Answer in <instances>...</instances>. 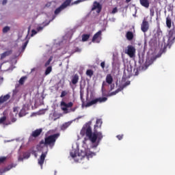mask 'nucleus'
<instances>
[{"label": "nucleus", "mask_w": 175, "mask_h": 175, "mask_svg": "<svg viewBox=\"0 0 175 175\" xmlns=\"http://www.w3.org/2000/svg\"><path fill=\"white\" fill-rule=\"evenodd\" d=\"M92 122H88L85 123V124L83 126L81 130L80 135L81 136H86L84 138L83 143H85L87 140H90L91 143H92L93 148H96L98 146H99V143H100V140L103 139V135L102 132H98V129H100L102 128V124L103 122L102 119H97L96 121V124L94 126V132L92 133V129L91 128V124Z\"/></svg>", "instance_id": "nucleus-1"}, {"label": "nucleus", "mask_w": 175, "mask_h": 175, "mask_svg": "<svg viewBox=\"0 0 175 175\" xmlns=\"http://www.w3.org/2000/svg\"><path fill=\"white\" fill-rule=\"evenodd\" d=\"M162 47V45L161 46L156 44L149 45V51H148L146 57V64L151 65L157 58H159L163 53H166L167 45H164L163 49Z\"/></svg>", "instance_id": "nucleus-2"}, {"label": "nucleus", "mask_w": 175, "mask_h": 175, "mask_svg": "<svg viewBox=\"0 0 175 175\" xmlns=\"http://www.w3.org/2000/svg\"><path fill=\"white\" fill-rule=\"evenodd\" d=\"M59 137V133H55L49 136L45 137L44 140H41L38 144V147H50L53 148L55 146V142Z\"/></svg>", "instance_id": "nucleus-3"}, {"label": "nucleus", "mask_w": 175, "mask_h": 175, "mask_svg": "<svg viewBox=\"0 0 175 175\" xmlns=\"http://www.w3.org/2000/svg\"><path fill=\"white\" fill-rule=\"evenodd\" d=\"M70 155L72 157V158H75V159H77V162H79V161H81L83 158H85V157H87L88 159L92 158V157L95 155V152L87 151L86 152H81V153L77 154L76 151H74L70 152Z\"/></svg>", "instance_id": "nucleus-4"}, {"label": "nucleus", "mask_w": 175, "mask_h": 175, "mask_svg": "<svg viewBox=\"0 0 175 175\" xmlns=\"http://www.w3.org/2000/svg\"><path fill=\"white\" fill-rule=\"evenodd\" d=\"M51 21H45L43 22L42 24L38 25L36 29L31 30V33L30 34V36L33 37L35 35H37V33H39V32H42L43 29H44L45 27H47L50 24V22Z\"/></svg>", "instance_id": "nucleus-5"}, {"label": "nucleus", "mask_w": 175, "mask_h": 175, "mask_svg": "<svg viewBox=\"0 0 175 175\" xmlns=\"http://www.w3.org/2000/svg\"><path fill=\"white\" fill-rule=\"evenodd\" d=\"M72 0H66L62 5H61L58 8H57L55 10V14L57 16V14H59L60 12H62V10H64V9H66L68 6L70 5V3H72Z\"/></svg>", "instance_id": "nucleus-6"}, {"label": "nucleus", "mask_w": 175, "mask_h": 175, "mask_svg": "<svg viewBox=\"0 0 175 175\" xmlns=\"http://www.w3.org/2000/svg\"><path fill=\"white\" fill-rule=\"evenodd\" d=\"M107 100V97H100V98L92 100L91 101L86 103L85 106L86 107H90L94 105H96V103H98V102H99V103H103L106 102Z\"/></svg>", "instance_id": "nucleus-7"}, {"label": "nucleus", "mask_w": 175, "mask_h": 175, "mask_svg": "<svg viewBox=\"0 0 175 175\" xmlns=\"http://www.w3.org/2000/svg\"><path fill=\"white\" fill-rule=\"evenodd\" d=\"M125 54H127L130 58H133L136 54V49L132 45H129L124 51Z\"/></svg>", "instance_id": "nucleus-8"}, {"label": "nucleus", "mask_w": 175, "mask_h": 175, "mask_svg": "<svg viewBox=\"0 0 175 175\" xmlns=\"http://www.w3.org/2000/svg\"><path fill=\"white\" fill-rule=\"evenodd\" d=\"M61 109L63 111L68 113V109L70 107H73V103L72 102H69L68 103H65V101H61L60 103Z\"/></svg>", "instance_id": "nucleus-9"}, {"label": "nucleus", "mask_w": 175, "mask_h": 175, "mask_svg": "<svg viewBox=\"0 0 175 175\" xmlns=\"http://www.w3.org/2000/svg\"><path fill=\"white\" fill-rule=\"evenodd\" d=\"M102 40V30L98 31L92 38V43H100Z\"/></svg>", "instance_id": "nucleus-10"}, {"label": "nucleus", "mask_w": 175, "mask_h": 175, "mask_svg": "<svg viewBox=\"0 0 175 175\" xmlns=\"http://www.w3.org/2000/svg\"><path fill=\"white\" fill-rule=\"evenodd\" d=\"M14 113V114H13ZM13 113L11 112L10 113V117L12 122H16L17 121V119L15 118L16 116H17V113H18V107H15L13 108ZM16 113V114H15Z\"/></svg>", "instance_id": "nucleus-11"}, {"label": "nucleus", "mask_w": 175, "mask_h": 175, "mask_svg": "<svg viewBox=\"0 0 175 175\" xmlns=\"http://www.w3.org/2000/svg\"><path fill=\"white\" fill-rule=\"evenodd\" d=\"M42 132H43V129H38L33 131L30 135L29 140H31V137H39V136H40V135L42 134Z\"/></svg>", "instance_id": "nucleus-12"}, {"label": "nucleus", "mask_w": 175, "mask_h": 175, "mask_svg": "<svg viewBox=\"0 0 175 175\" xmlns=\"http://www.w3.org/2000/svg\"><path fill=\"white\" fill-rule=\"evenodd\" d=\"M46 157H47V150L45 152H42L40 159H38V165H40L41 169L43 167V163H44Z\"/></svg>", "instance_id": "nucleus-13"}, {"label": "nucleus", "mask_w": 175, "mask_h": 175, "mask_svg": "<svg viewBox=\"0 0 175 175\" xmlns=\"http://www.w3.org/2000/svg\"><path fill=\"white\" fill-rule=\"evenodd\" d=\"M148 28H150V25L148 24V22L146 21V19H144L141 25V29L142 32H147V31H148Z\"/></svg>", "instance_id": "nucleus-14"}, {"label": "nucleus", "mask_w": 175, "mask_h": 175, "mask_svg": "<svg viewBox=\"0 0 175 175\" xmlns=\"http://www.w3.org/2000/svg\"><path fill=\"white\" fill-rule=\"evenodd\" d=\"M92 10H96L97 13H100V10H102V7L99 3L95 1L93 4Z\"/></svg>", "instance_id": "nucleus-15"}, {"label": "nucleus", "mask_w": 175, "mask_h": 175, "mask_svg": "<svg viewBox=\"0 0 175 175\" xmlns=\"http://www.w3.org/2000/svg\"><path fill=\"white\" fill-rule=\"evenodd\" d=\"M139 2L142 6H144V8H146V9L150 8V1L148 0H139Z\"/></svg>", "instance_id": "nucleus-16"}, {"label": "nucleus", "mask_w": 175, "mask_h": 175, "mask_svg": "<svg viewBox=\"0 0 175 175\" xmlns=\"http://www.w3.org/2000/svg\"><path fill=\"white\" fill-rule=\"evenodd\" d=\"M9 99H10V95L9 94H6L4 96H1L0 97V105L1 103H5V102H7V100H9Z\"/></svg>", "instance_id": "nucleus-17"}, {"label": "nucleus", "mask_w": 175, "mask_h": 175, "mask_svg": "<svg viewBox=\"0 0 175 175\" xmlns=\"http://www.w3.org/2000/svg\"><path fill=\"white\" fill-rule=\"evenodd\" d=\"M79 75L75 74L72 76L71 83L73 84V85H76L79 83Z\"/></svg>", "instance_id": "nucleus-18"}, {"label": "nucleus", "mask_w": 175, "mask_h": 175, "mask_svg": "<svg viewBox=\"0 0 175 175\" xmlns=\"http://www.w3.org/2000/svg\"><path fill=\"white\" fill-rule=\"evenodd\" d=\"M12 53H13V51L12 50L6 51L1 55V59H3L6 58V57H9V55H11Z\"/></svg>", "instance_id": "nucleus-19"}, {"label": "nucleus", "mask_w": 175, "mask_h": 175, "mask_svg": "<svg viewBox=\"0 0 175 175\" xmlns=\"http://www.w3.org/2000/svg\"><path fill=\"white\" fill-rule=\"evenodd\" d=\"M105 81L109 85L113 84V77L111 76V74H108L107 75Z\"/></svg>", "instance_id": "nucleus-20"}, {"label": "nucleus", "mask_w": 175, "mask_h": 175, "mask_svg": "<svg viewBox=\"0 0 175 175\" xmlns=\"http://www.w3.org/2000/svg\"><path fill=\"white\" fill-rule=\"evenodd\" d=\"M13 167H14L13 165H8L5 168L0 170V173L1 174H3V173H6V172H9V170H10L11 169H13Z\"/></svg>", "instance_id": "nucleus-21"}, {"label": "nucleus", "mask_w": 175, "mask_h": 175, "mask_svg": "<svg viewBox=\"0 0 175 175\" xmlns=\"http://www.w3.org/2000/svg\"><path fill=\"white\" fill-rule=\"evenodd\" d=\"M122 90H124V88H119L116 91L112 92L110 94H109L108 95H107V96H113L114 95H117V94H118V92H120V91H122Z\"/></svg>", "instance_id": "nucleus-22"}, {"label": "nucleus", "mask_w": 175, "mask_h": 175, "mask_svg": "<svg viewBox=\"0 0 175 175\" xmlns=\"http://www.w3.org/2000/svg\"><path fill=\"white\" fill-rule=\"evenodd\" d=\"M70 122H65L64 124H63L61 127L60 129L62 131H65L66 129H68V128H69V126H70Z\"/></svg>", "instance_id": "nucleus-23"}, {"label": "nucleus", "mask_w": 175, "mask_h": 175, "mask_svg": "<svg viewBox=\"0 0 175 175\" xmlns=\"http://www.w3.org/2000/svg\"><path fill=\"white\" fill-rule=\"evenodd\" d=\"M90 36H91V35L90 34H83L82 35V42H87V40H88L90 39Z\"/></svg>", "instance_id": "nucleus-24"}, {"label": "nucleus", "mask_w": 175, "mask_h": 175, "mask_svg": "<svg viewBox=\"0 0 175 175\" xmlns=\"http://www.w3.org/2000/svg\"><path fill=\"white\" fill-rule=\"evenodd\" d=\"M126 38L128 39V40H132V39H133V33L128 31L126 33Z\"/></svg>", "instance_id": "nucleus-25"}, {"label": "nucleus", "mask_w": 175, "mask_h": 175, "mask_svg": "<svg viewBox=\"0 0 175 175\" xmlns=\"http://www.w3.org/2000/svg\"><path fill=\"white\" fill-rule=\"evenodd\" d=\"M86 75L89 76V77H92V76H94V71L92 70H87Z\"/></svg>", "instance_id": "nucleus-26"}, {"label": "nucleus", "mask_w": 175, "mask_h": 175, "mask_svg": "<svg viewBox=\"0 0 175 175\" xmlns=\"http://www.w3.org/2000/svg\"><path fill=\"white\" fill-rule=\"evenodd\" d=\"M166 25L168 28H170V27H172V20L170 19V18H167Z\"/></svg>", "instance_id": "nucleus-27"}, {"label": "nucleus", "mask_w": 175, "mask_h": 175, "mask_svg": "<svg viewBox=\"0 0 175 175\" xmlns=\"http://www.w3.org/2000/svg\"><path fill=\"white\" fill-rule=\"evenodd\" d=\"M51 70H53V68H51V66L47 67V68L45 70L46 76H47V75H50V73H51Z\"/></svg>", "instance_id": "nucleus-28"}, {"label": "nucleus", "mask_w": 175, "mask_h": 175, "mask_svg": "<svg viewBox=\"0 0 175 175\" xmlns=\"http://www.w3.org/2000/svg\"><path fill=\"white\" fill-rule=\"evenodd\" d=\"M10 31V27L6 26L3 28V33H8Z\"/></svg>", "instance_id": "nucleus-29"}, {"label": "nucleus", "mask_w": 175, "mask_h": 175, "mask_svg": "<svg viewBox=\"0 0 175 175\" xmlns=\"http://www.w3.org/2000/svg\"><path fill=\"white\" fill-rule=\"evenodd\" d=\"M25 80H27V77H22L19 80V83L23 85L25 83Z\"/></svg>", "instance_id": "nucleus-30"}, {"label": "nucleus", "mask_w": 175, "mask_h": 175, "mask_svg": "<svg viewBox=\"0 0 175 175\" xmlns=\"http://www.w3.org/2000/svg\"><path fill=\"white\" fill-rule=\"evenodd\" d=\"M6 159H8V157H0V165L4 163L6 161Z\"/></svg>", "instance_id": "nucleus-31"}, {"label": "nucleus", "mask_w": 175, "mask_h": 175, "mask_svg": "<svg viewBox=\"0 0 175 175\" xmlns=\"http://www.w3.org/2000/svg\"><path fill=\"white\" fill-rule=\"evenodd\" d=\"M75 53H81V49L76 47L72 52V54H75Z\"/></svg>", "instance_id": "nucleus-32"}, {"label": "nucleus", "mask_w": 175, "mask_h": 175, "mask_svg": "<svg viewBox=\"0 0 175 175\" xmlns=\"http://www.w3.org/2000/svg\"><path fill=\"white\" fill-rule=\"evenodd\" d=\"M68 95V92L66 90H63L61 93L60 98H64V96H66Z\"/></svg>", "instance_id": "nucleus-33"}, {"label": "nucleus", "mask_w": 175, "mask_h": 175, "mask_svg": "<svg viewBox=\"0 0 175 175\" xmlns=\"http://www.w3.org/2000/svg\"><path fill=\"white\" fill-rule=\"evenodd\" d=\"M6 121V116L0 118V124H3Z\"/></svg>", "instance_id": "nucleus-34"}, {"label": "nucleus", "mask_w": 175, "mask_h": 175, "mask_svg": "<svg viewBox=\"0 0 175 175\" xmlns=\"http://www.w3.org/2000/svg\"><path fill=\"white\" fill-rule=\"evenodd\" d=\"M118 12V10L117 9V8H114L112 11H111V14H116V13H117Z\"/></svg>", "instance_id": "nucleus-35"}, {"label": "nucleus", "mask_w": 175, "mask_h": 175, "mask_svg": "<svg viewBox=\"0 0 175 175\" xmlns=\"http://www.w3.org/2000/svg\"><path fill=\"white\" fill-rule=\"evenodd\" d=\"M83 1H84V0H77V1H75L74 3H72L71 5H77L78 3H80V2H83Z\"/></svg>", "instance_id": "nucleus-36"}, {"label": "nucleus", "mask_w": 175, "mask_h": 175, "mask_svg": "<svg viewBox=\"0 0 175 175\" xmlns=\"http://www.w3.org/2000/svg\"><path fill=\"white\" fill-rule=\"evenodd\" d=\"M117 139H118V140H122V138L124 137V135H118L116 136Z\"/></svg>", "instance_id": "nucleus-37"}, {"label": "nucleus", "mask_w": 175, "mask_h": 175, "mask_svg": "<svg viewBox=\"0 0 175 175\" xmlns=\"http://www.w3.org/2000/svg\"><path fill=\"white\" fill-rule=\"evenodd\" d=\"M105 65H106V63L105 62H103L100 63V66L102 69H105Z\"/></svg>", "instance_id": "nucleus-38"}, {"label": "nucleus", "mask_w": 175, "mask_h": 175, "mask_svg": "<svg viewBox=\"0 0 175 175\" xmlns=\"http://www.w3.org/2000/svg\"><path fill=\"white\" fill-rule=\"evenodd\" d=\"M131 84V81H126L124 85H123V88Z\"/></svg>", "instance_id": "nucleus-39"}, {"label": "nucleus", "mask_w": 175, "mask_h": 175, "mask_svg": "<svg viewBox=\"0 0 175 175\" xmlns=\"http://www.w3.org/2000/svg\"><path fill=\"white\" fill-rule=\"evenodd\" d=\"M110 85V91H113V90H114V84H111Z\"/></svg>", "instance_id": "nucleus-40"}, {"label": "nucleus", "mask_w": 175, "mask_h": 175, "mask_svg": "<svg viewBox=\"0 0 175 175\" xmlns=\"http://www.w3.org/2000/svg\"><path fill=\"white\" fill-rule=\"evenodd\" d=\"M51 62H49V60L45 63V66H49L50 65Z\"/></svg>", "instance_id": "nucleus-41"}, {"label": "nucleus", "mask_w": 175, "mask_h": 175, "mask_svg": "<svg viewBox=\"0 0 175 175\" xmlns=\"http://www.w3.org/2000/svg\"><path fill=\"white\" fill-rule=\"evenodd\" d=\"M6 3H8V0H3V5H6Z\"/></svg>", "instance_id": "nucleus-42"}, {"label": "nucleus", "mask_w": 175, "mask_h": 175, "mask_svg": "<svg viewBox=\"0 0 175 175\" xmlns=\"http://www.w3.org/2000/svg\"><path fill=\"white\" fill-rule=\"evenodd\" d=\"M46 8L51 6V3H46Z\"/></svg>", "instance_id": "nucleus-43"}, {"label": "nucleus", "mask_w": 175, "mask_h": 175, "mask_svg": "<svg viewBox=\"0 0 175 175\" xmlns=\"http://www.w3.org/2000/svg\"><path fill=\"white\" fill-rule=\"evenodd\" d=\"M26 47H27V44H23L22 47L23 50H25Z\"/></svg>", "instance_id": "nucleus-44"}, {"label": "nucleus", "mask_w": 175, "mask_h": 175, "mask_svg": "<svg viewBox=\"0 0 175 175\" xmlns=\"http://www.w3.org/2000/svg\"><path fill=\"white\" fill-rule=\"evenodd\" d=\"M105 85H106V82L103 81V84H102V88H103V87H105Z\"/></svg>", "instance_id": "nucleus-45"}, {"label": "nucleus", "mask_w": 175, "mask_h": 175, "mask_svg": "<svg viewBox=\"0 0 175 175\" xmlns=\"http://www.w3.org/2000/svg\"><path fill=\"white\" fill-rule=\"evenodd\" d=\"M49 62H51V61H53V57H51L49 59H48Z\"/></svg>", "instance_id": "nucleus-46"}, {"label": "nucleus", "mask_w": 175, "mask_h": 175, "mask_svg": "<svg viewBox=\"0 0 175 175\" xmlns=\"http://www.w3.org/2000/svg\"><path fill=\"white\" fill-rule=\"evenodd\" d=\"M24 44H28V40H27V41L24 43Z\"/></svg>", "instance_id": "nucleus-47"}, {"label": "nucleus", "mask_w": 175, "mask_h": 175, "mask_svg": "<svg viewBox=\"0 0 175 175\" xmlns=\"http://www.w3.org/2000/svg\"><path fill=\"white\" fill-rule=\"evenodd\" d=\"M81 99H83V94H81Z\"/></svg>", "instance_id": "nucleus-48"}, {"label": "nucleus", "mask_w": 175, "mask_h": 175, "mask_svg": "<svg viewBox=\"0 0 175 175\" xmlns=\"http://www.w3.org/2000/svg\"><path fill=\"white\" fill-rule=\"evenodd\" d=\"M19 117H21V113H19Z\"/></svg>", "instance_id": "nucleus-49"}, {"label": "nucleus", "mask_w": 175, "mask_h": 175, "mask_svg": "<svg viewBox=\"0 0 175 175\" xmlns=\"http://www.w3.org/2000/svg\"><path fill=\"white\" fill-rule=\"evenodd\" d=\"M126 2L128 3V2H129L131 0H126Z\"/></svg>", "instance_id": "nucleus-50"}, {"label": "nucleus", "mask_w": 175, "mask_h": 175, "mask_svg": "<svg viewBox=\"0 0 175 175\" xmlns=\"http://www.w3.org/2000/svg\"><path fill=\"white\" fill-rule=\"evenodd\" d=\"M54 18H55V16H54V17L53 18V20H54Z\"/></svg>", "instance_id": "nucleus-51"}, {"label": "nucleus", "mask_w": 175, "mask_h": 175, "mask_svg": "<svg viewBox=\"0 0 175 175\" xmlns=\"http://www.w3.org/2000/svg\"><path fill=\"white\" fill-rule=\"evenodd\" d=\"M54 18H55V16H54V17L53 18V20H54Z\"/></svg>", "instance_id": "nucleus-52"}, {"label": "nucleus", "mask_w": 175, "mask_h": 175, "mask_svg": "<svg viewBox=\"0 0 175 175\" xmlns=\"http://www.w3.org/2000/svg\"><path fill=\"white\" fill-rule=\"evenodd\" d=\"M146 46H147V45H145V46H144V49H146Z\"/></svg>", "instance_id": "nucleus-53"}, {"label": "nucleus", "mask_w": 175, "mask_h": 175, "mask_svg": "<svg viewBox=\"0 0 175 175\" xmlns=\"http://www.w3.org/2000/svg\"><path fill=\"white\" fill-rule=\"evenodd\" d=\"M29 35H28L27 38H29Z\"/></svg>", "instance_id": "nucleus-54"}, {"label": "nucleus", "mask_w": 175, "mask_h": 175, "mask_svg": "<svg viewBox=\"0 0 175 175\" xmlns=\"http://www.w3.org/2000/svg\"><path fill=\"white\" fill-rule=\"evenodd\" d=\"M27 158H29V155H28Z\"/></svg>", "instance_id": "nucleus-55"}, {"label": "nucleus", "mask_w": 175, "mask_h": 175, "mask_svg": "<svg viewBox=\"0 0 175 175\" xmlns=\"http://www.w3.org/2000/svg\"><path fill=\"white\" fill-rule=\"evenodd\" d=\"M62 43H65V42L63 41Z\"/></svg>", "instance_id": "nucleus-56"}, {"label": "nucleus", "mask_w": 175, "mask_h": 175, "mask_svg": "<svg viewBox=\"0 0 175 175\" xmlns=\"http://www.w3.org/2000/svg\"><path fill=\"white\" fill-rule=\"evenodd\" d=\"M72 111H75V109H72Z\"/></svg>", "instance_id": "nucleus-57"}]
</instances>
